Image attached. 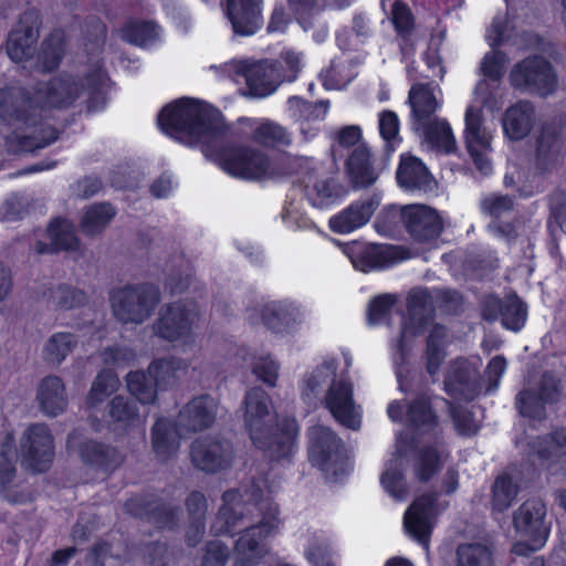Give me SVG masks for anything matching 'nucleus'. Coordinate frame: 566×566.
Instances as JSON below:
<instances>
[{
    "label": "nucleus",
    "mask_w": 566,
    "mask_h": 566,
    "mask_svg": "<svg viewBox=\"0 0 566 566\" xmlns=\"http://www.w3.org/2000/svg\"><path fill=\"white\" fill-rule=\"evenodd\" d=\"M160 129L176 140L193 146L200 144L206 157L233 177L260 180L274 178L269 157L243 145H224L227 127L221 114L207 103L181 98L165 106L158 115Z\"/></svg>",
    "instance_id": "1"
},
{
    "label": "nucleus",
    "mask_w": 566,
    "mask_h": 566,
    "mask_svg": "<svg viewBox=\"0 0 566 566\" xmlns=\"http://www.w3.org/2000/svg\"><path fill=\"white\" fill-rule=\"evenodd\" d=\"M0 118L9 124L23 123L30 133H17L7 136L6 146L10 153H28L43 148L57 139V130L41 123L39 106L22 87L0 90Z\"/></svg>",
    "instance_id": "2"
},
{
    "label": "nucleus",
    "mask_w": 566,
    "mask_h": 566,
    "mask_svg": "<svg viewBox=\"0 0 566 566\" xmlns=\"http://www.w3.org/2000/svg\"><path fill=\"white\" fill-rule=\"evenodd\" d=\"M276 413L271 397L261 388L250 389L243 401V422L253 444L273 459L289 457L293 450L298 427L286 420L284 429H274Z\"/></svg>",
    "instance_id": "3"
},
{
    "label": "nucleus",
    "mask_w": 566,
    "mask_h": 566,
    "mask_svg": "<svg viewBox=\"0 0 566 566\" xmlns=\"http://www.w3.org/2000/svg\"><path fill=\"white\" fill-rule=\"evenodd\" d=\"M85 84L72 75L62 74L49 82L38 84L34 103L39 111L43 108L65 107L71 105L84 91L90 95L87 107L97 109L105 103L107 76L99 65H95L84 77Z\"/></svg>",
    "instance_id": "4"
},
{
    "label": "nucleus",
    "mask_w": 566,
    "mask_h": 566,
    "mask_svg": "<svg viewBox=\"0 0 566 566\" xmlns=\"http://www.w3.org/2000/svg\"><path fill=\"white\" fill-rule=\"evenodd\" d=\"M159 302V290L149 284L126 285L109 295L112 314L123 325H142L153 315Z\"/></svg>",
    "instance_id": "5"
},
{
    "label": "nucleus",
    "mask_w": 566,
    "mask_h": 566,
    "mask_svg": "<svg viewBox=\"0 0 566 566\" xmlns=\"http://www.w3.org/2000/svg\"><path fill=\"white\" fill-rule=\"evenodd\" d=\"M280 526L277 510L273 509L260 522L240 533L235 542L234 566H254L266 554L265 541Z\"/></svg>",
    "instance_id": "6"
},
{
    "label": "nucleus",
    "mask_w": 566,
    "mask_h": 566,
    "mask_svg": "<svg viewBox=\"0 0 566 566\" xmlns=\"http://www.w3.org/2000/svg\"><path fill=\"white\" fill-rule=\"evenodd\" d=\"M229 74L242 76L249 88V95L264 97L272 94L283 81L277 62L274 61H232L226 64Z\"/></svg>",
    "instance_id": "7"
},
{
    "label": "nucleus",
    "mask_w": 566,
    "mask_h": 566,
    "mask_svg": "<svg viewBox=\"0 0 566 566\" xmlns=\"http://www.w3.org/2000/svg\"><path fill=\"white\" fill-rule=\"evenodd\" d=\"M199 321L197 305L192 302L178 301L160 307L154 324V333L166 340L176 342L189 336Z\"/></svg>",
    "instance_id": "8"
},
{
    "label": "nucleus",
    "mask_w": 566,
    "mask_h": 566,
    "mask_svg": "<svg viewBox=\"0 0 566 566\" xmlns=\"http://www.w3.org/2000/svg\"><path fill=\"white\" fill-rule=\"evenodd\" d=\"M22 464L34 472L45 471L53 459V438L43 423L28 427L20 441Z\"/></svg>",
    "instance_id": "9"
},
{
    "label": "nucleus",
    "mask_w": 566,
    "mask_h": 566,
    "mask_svg": "<svg viewBox=\"0 0 566 566\" xmlns=\"http://www.w3.org/2000/svg\"><path fill=\"white\" fill-rule=\"evenodd\" d=\"M566 143V112L546 122L536 139L535 168L547 172L558 163Z\"/></svg>",
    "instance_id": "10"
},
{
    "label": "nucleus",
    "mask_w": 566,
    "mask_h": 566,
    "mask_svg": "<svg viewBox=\"0 0 566 566\" xmlns=\"http://www.w3.org/2000/svg\"><path fill=\"white\" fill-rule=\"evenodd\" d=\"M324 406L343 426L357 430L361 423V408L354 400V387L349 380H333L324 396Z\"/></svg>",
    "instance_id": "11"
},
{
    "label": "nucleus",
    "mask_w": 566,
    "mask_h": 566,
    "mask_svg": "<svg viewBox=\"0 0 566 566\" xmlns=\"http://www.w3.org/2000/svg\"><path fill=\"white\" fill-rule=\"evenodd\" d=\"M40 13L35 9L25 10L7 41V53L14 62L32 57L39 40Z\"/></svg>",
    "instance_id": "12"
},
{
    "label": "nucleus",
    "mask_w": 566,
    "mask_h": 566,
    "mask_svg": "<svg viewBox=\"0 0 566 566\" xmlns=\"http://www.w3.org/2000/svg\"><path fill=\"white\" fill-rule=\"evenodd\" d=\"M192 463L202 471L214 472L227 468L233 458L232 446L227 440L200 438L192 442Z\"/></svg>",
    "instance_id": "13"
},
{
    "label": "nucleus",
    "mask_w": 566,
    "mask_h": 566,
    "mask_svg": "<svg viewBox=\"0 0 566 566\" xmlns=\"http://www.w3.org/2000/svg\"><path fill=\"white\" fill-rule=\"evenodd\" d=\"M405 228L419 243H429L440 235L443 226L438 212L424 205L403 207Z\"/></svg>",
    "instance_id": "14"
},
{
    "label": "nucleus",
    "mask_w": 566,
    "mask_h": 566,
    "mask_svg": "<svg viewBox=\"0 0 566 566\" xmlns=\"http://www.w3.org/2000/svg\"><path fill=\"white\" fill-rule=\"evenodd\" d=\"M455 292L438 290L430 293L428 290L421 287L411 290L407 296V310L410 323L416 331L411 332L409 327H405L402 337H407L409 333L416 334L432 318L436 300H455Z\"/></svg>",
    "instance_id": "15"
},
{
    "label": "nucleus",
    "mask_w": 566,
    "mask_h": 566,
    "mask_svg": "<svg viewBox=\"0 0 566 566\" xmlns=\"http://www.w3.org/2000/svg\"><path fill=\"white\" fill-rule=\"evenodd\" d=\"M310 459L322 470L333 469L342 459L340 440L327 427L313 426L308 431Z\"/></svg>",
    "instance_id": "16"
},
{
    "label": "nucleus",
    "mask_w": 566,
    "mask_h": 566,
    "mask_svg": "<svg viewBox=\"0 0 566 566\" xmlns=\"http://www.w3.org/2000/svg\"><path fill=\"white\" fill-rule=\"evenodd\" d=\"M434 501L436 494H423L413 501L403 516L406 531L424 546L433 525Z\"/></svg>",
    "instance_id": "17"
},
{
    "label": "nucleus",
    "mask_w": 566,
    "mask_h": 566,
    "mask_svg": "<svg viewBox=\"0 0 566 566\" xmlns=\"http://www.w3.org/2000/svg\"><path fill=\"white\" fill-rule=\"evenodd\" d=\"M253 312L260 313V321L275 333L290 332L305 321V313L291 303H266Z\"/></svg>",
    "instance_id": "18"
},
{
    "label": "nucleus",
    "mask_w": 566,
    "mask_h": 566,
    "mask_svg": "<svg viewBox=\"0 0 566 566\" xmlns=\"http://www.w3.org/2000/svg\"><path fill=\"white\" fill-rule=\"evenodd\" d=\"M262 0H227L226 14L233 32L252 35L262 24Z\"/></svg>",
    "instance_id": "19"
},
{
    "label": "nucleus",
    "mask_w": 566,
    "mask_h": 566,
    "mask_svg": "<svg viewBox=\"0 0 566 566\" xmlns=\"http://www.w3.org/2000/svg\"><path fill=\"white\" fill-rule=\"evenodd\" d=\"M354 268L361 272L382 270L413 256L411 250H347Z\"/></svg>",
    "instance_id": "20"
},
{
    "label": "nucleus",
    "mask_w": 566,
    "mask_h": 566,
    "mask_svg": "<svg viewBox=\"0 0 566 566\" xmlns=\"http://www.w3.org/2000/svg\"><path fill=\"white\" fill-rule=\"evenodd\" d=\"M379 205L380 199L376 193L366 201H356L331 218L329 227L335 232L348 233L366 224Z\"/></svg>",
    "instance_id": "21"
},
{
    "label": "nucleus",
    "mask_w": 566,
    "mask_h": 566,
    "mask_svg": "<svg viewBox=\"0 0 566 566\" xmlns=\"http://www.w3.org/2000/svg\"><path fill=\"white\" fill-rule=\"evenodd\" d=\"M217 402L213 398L201 396L192 399L178 416V424L187 431L208 428L216 419Z\"/></svg>",
    "instance_id": "22"
},
{
    "label": "nucleus",
    "mask_w": 566,
    "mask_h": 566,
    "mask_svg": "<svg viewBox=\"0 0 566 566\" xmlns=\"http://www.w3.org/2000/svg\"><path fill=\"white\" fill-rule=\"evenodd\" d=\"M36 401L43 413L56 417L65 411L69 400L63 380L57 376H46L38 385Z\"/></svg>",
    "instance_id": "23"
},
{
    "label": "nucleus",
    "mask_w": 566,
    "mask_h": 566,
    "mask_svg": "<svg viewBox=\"0 0 566 566\" xmlns=\"http://www.w3.org/2000/svg\"><path fill=\"white\" fill-rule=\"evenodd\" d=\"M350 185L355 189H366L378 179V172L370 161V154L365 145L354 148L345 167Z\"/></svg>",
    "instance_id": "24"
},
{
    "label": "nucleus",
    "mask_w": 566,
    "mask_h": 566,
    "mask_svg": "<svg viewBox=\"0 0 566 566\" xmlns=\"http://www.w3.org/2000/svg\"><path fill=\"white\" fill-rule=\"evenodd\" d=\"M180 432L177 426L167 419H158L151 428V448L156 458L168 461L177 454L180 447Z\"/></svg>",
    "instance_id": "25"
},
{
    "label": "nucleus",
    "mask_w": 566,
    "mask_h": 566,
    "mask_svg": "<svg viewBox=\"0 0 566 566\" xmlns=\"http://www.w3.org/2000/svg\"><path fill=\"white\" fill-rule=\"evenodd\" d=\"M409 104L412 109V127L416 132L433 120L438 102L428 84H416L409 92Z\"/></svg>",
    "instance_id": "26"
},
{
    "label": "nucleus",
    "mask_w": 566,
    "mask_h": 566,
    "mask_svg": "<svg viewBox=\"0 0 566 566\" xmlns=\"http://www.w3.org/2000/svg\"><path fill=\"white\" fill-rule=\"evenodd\" d=\"M398 184L409 190H431L434 180L427 167L416 157L401 159L397 170Z\"/></svg>",
    "instance_id": "27"
},
{
    "label": "nucleus",
    "mask_w": 566,
    "mask_h": 566,
    "mask_svg": "<svg viewBox=\"0 0 566 566\" xmlns=\"http://www.w3.org/2000/svg\"><path fill=\"white\" fill-rule=\"evenodd\" d=\"M244 517V504L237 491H228L222 496V505L212 523L216 535L227 534L239 525Z\"/></svg>",
    "instance_id": "28"
},
{
    "label": "nucleus",
    "mask_w": 566,
    "mask_h": 566,
    "mask_svg": "<svg viewBox=\"0 0 566 566\" xmlns=\"http://www.w3.org/2000/svg\"><path fill=\"white\" fill-rule=\"evenodd\" d=\"M476 375V369L470 363L465 359H457L449 367L444 381L446 388L451 395L471 398Z\"/></svg>",
    "instance_id": "29"
},
{
    "label": "nucleus",
    "mask_w": 566,
    "mask_h": 566,
    "mask_svg": "<svg viewBox=\"0 0 566 566\" xmlns=\"http://www.w3.org/2000/svg\"><path fill=\"white\" fill-rule=\"evenodd\" d=\"M533 454L549 463L566 455V428L559 427L533 440Z\"/></svg>",
    "instance_id": "30"
},
{
    "label": "nucleus",
    "mask_w": 566,
    "mask_h": 566,
    "mask_svg": "<svg viewBox=\"0 0 566 566\" xmlns=\"http://www.w3.org/2000/svg\"><path fill=\"white\" fill-rule=\"evenodd\" d=\"M403 465L405 455L400 450H397L381 475L382 486L397 501L405 500L409 493L408 485L402 475Z\"/></svg>",
    "instance_id": "31"
},
{
    "label": "nucleus",
    "mask_w": 566,
    "mask_h": 566,
    "mask_svg": "<svg viewBox=\"0 0 566 566\" xmlns=\"http://www.w3.org/2000/svg\"><path fill=\"white\" fill-rule=\"evenodd\" d=\"M82 460L103 470H113L123 462V455L114 448L95 441L85 442L80 450Z\"/></svg>",
    "instance_id": "32"
},
{
    "label": "nucleus",
    "mask_w": 566,
    "mask_h": 566,
    "mask_svg": "<svg viewBox=\"0 0 566 566\" xmlns=\"http://www.w3.org/2000/svg\"><path fill=\"white\" fill-rule=\"evenodd\" d=\"M108 415L115 428L123 431L143 426L146 420V416L143 417L139 413L135 402L128 401L120 396L112 400Z\"/></svg>",
    "instance_id": "33"
},
{
    "label": "nucleus",
    "mask_w": 566,
    "mask_h": 566,
    "mask_svg": "<svg viewBox=\"0 0 566 566\" xmlns=\"http://www.w3.org/2000/svg\"><path fill=\"white\" fill-rule=\"evenodd\" d=\"M77 337L70 332H56L52 334L43 345L42 357L52 365L62 364L76 348Z\"/></svg>",
    "instance_id": "34"
},
{
    "label": "nucleus",
    "mask_w": 566,
    "mask_h": 566,
    "mask_svg": "<svg viewBox=\"0 0 566 566\" xmlns=\"http://www.w3.org/2000/svg\"><path fill=\"white\" fill-rule=\"evenodd\" d=\"M503 128L505 134L514 140L527 136L531 130V104L520 102L510 107L503 117Z\"/></svg>",
    "instance_id": "35"
},
{
    "label": "nucleus",
    "mask_w": 566,
    "mask_h": 566,
    "mask_svg": "<svg viewBox=\"0 0 566 566\" xmlns=\"http://www.w3.org/2000/svg\"><path fill=\"white\" fill-rule=\"evenodd\" d=\"M558 86V76L545 57L533 54V93L541 97L552 95Z\"/></svg>",
    "instance_id": "36"
},
{
    "label": "nucleus",
    "mask_w": 566,
    "mask_h": 566,
    "mask_svg": "<svg viewBox=\"0 0 566 566\" xmlns=\"http://www.w3.org/2000/svg\"><path fill=\"white\" fill-rule=\"evenodd\" d=\"M115 213L114 207L108 202L90 206L81 220L82 232L90 237L98 234L107 227Z\"/></svg>",
    "instance_id": "37"
},
{
    "label": "nucleus",
    "mask_w": 566,
    "mask_h": 566,
    "mask_svg": "<svg viewBox=\"0 0 566 566\" xmlns=\"http://www.w3.org/2000/svg\"><path fill=\"white\" fill-rule=\"evenodd\" d=\"M563 388L560 380L552 373L545 371L536 390L533 389V420L539 419L538 403L553 405L560 400Z\"/></svg>",
    "instance_id": "38"
},
{
    "label": "nucleus",
    "mask_w": 566,
    "mask_h": 566,
    "mask_svg": "<svg viewBox=\"0 0 566 566\" xmlns=\"http://www.w3.org/2000/svg\"><path fill=\"white\" fill-rule=\"evenodd\" d=\"M420 130H422L426 140L432 148L444 153L454 150L455 140L451 127L446 120L433 118V120L424 124Z\"/></svg>",
    "instance_id": "39"
},
{
    "label": "nucleus",
    "mask_w": 566,
    "mask_h": 566,
    "mask_svg": "<svg viewBox=\"0 0 566 566\" xmlns=\"http://www.w3.org/2000/svg\"><path fill=\"white\" fill-rule=\"evenodd\" d=\"M8 451L3 450L1 457L3 461L0 463V494L4 500L12 504H22L30 501L29 492L17 490L12 484L15 475V469L11 461L8 460Z\"/></svg>",
    "instance_id": "40"
},
{
    "label": "nucleus",
    "mask_w": 566,
    "mask_h": 566,
    "mask_svg": "<svg viewBox=\"0 0 566 566\" xmlns=\"http://www.w3.org/2000/svg\"><path fill=\"white\" fill-rule=\"evenodd\" d=\"M187 369V363L180 358L169 357L154 360L148 374L158 387H165L175 381L179 373Z\"/></svg>",
    "instance_id": "41"
},
{
    "label": "nucleus",
    "mask_w": 566,
    "mask_h": 566,
    "mask_svg": "<svg viewBox=\"0 0 566 566\" xmlns=\"http://www.w3.org/2000/svg\"><path fill=\"white\" fill-rule=\"evenodd\" d=\"M465 144L491 146V136L483 126V114L480 107L470 106L465 112Z\"/></svg>",
    "instance_id": "42"
},
{
    "label": "nucleus",
    "mask_w": 566,
    "mask_h": 566,
    "mask_svg": "<svg viewBox=\"0 0 566 566\" xmlns=\"http://www.w3.org/2000/svg\"><path fill=\"white\" fill-rule=\"evenodd\" d=\"M119 387L118 377L111 370L99 373L94 379L86 397V405L96 408L102 405Z\"/></svg>",
    "instance_id": "43"
},
{
    "label": "nucleus",
    "mask_w": 566,
    "mask_h": 566,
    "mask_svg": "<svg viewBox=\"0 0 566 566\" xmlns=\"http://www.w3.org/2000/svg\"><path fill=\"white\" fill-rule=\"evenodd\" d=\"M447 342V332L442 326H434L427 342V369L434 376L446 357L444 345Z\"/></svg>",
    "instance_id": "44"
},
{
    "label": "nucleus",
    "mask_w": 566,
    "mask_h": 566,
    "mask_svg": "<svg viewBox=\"0 0 566 566\" xmlns=\"http://www.w3.org/2000/svg\"><path fill=\"white\" fill-rule=\"evenodd\" d=\"M442 455L433 448L421 449L413 462L412 472L420 482L429 481L441 468Z\"/></svg>",
    "instance_id": "45"
},
{
    "label": "nucleus",
    "mask_w": 566,
    "mask_h": 566,
    "mask_svg": "<svg viewBox=\"0 0 566 566\" xmlns=\"http://www.w3.org/2000/svg\"><path fill=\"white\" fill-rule=\"evenodd\" d=\"M252 139L264 147L289 146L291 144V137L286 129L270 120L260 124L254 129Z\"/></svg>",
    "instance_id": "46"
},
{
    "label": "nucleus",
    "mask_w": 566,
    "mask_h": 566,
    "mask_svg": "<svg viewBox=\"0 0 566 566\" xmlns=\"http://www.w3.org/2000/svg\"><path fill=\"white\" fill-rule=\"evenodd\" d=\"M457 566H494L493 554L483 544H463L457 549Z\"/></svg>",
    "instance_id": "47"
},
{
    "label": "nucleus",
    "mask_w": 566,
    "mask_h": 566,
    "mask_svg": "<svg viewBox=\"0 0 566 566\" xmlns=\"http://www.w3.org/2000/svg\"><path fill=\"white\" fill-rule=\"evenodd\" d=\"M336 367L333 363L318 366L304 379L303 397L307 400L316 397L324 386L332 384L335 379Z\"/></svg>",
    "instance_id": "48"
},
{
    "label": "nucleus",
    "mask_w": 566,
    "mask_h": 566,
    "mask_svg": "<svg viewBox=\"0 0 566 566\" xmlns=\"http://www.w3.org/2000/svg\"><path fill=\"white\" fill-rule=\"evenodd\" d=\"M127 388L142 403H151L156 400V384L151 377L143 371L129 373L127 375Z\"/></svg>",
    "instance_id": "49"
},
{
    "label": "nucleus",
    "mask_w": 566,
    "mask_h": 566,
    "mask_svg": "<svg viewBox=\"0 0 566 566\" xmlns=\"http://www.w3.org/2000/svg\"><path fill=\"white\" fill-rule=\"evenodd\" d=\"M52 248H76L78 240L74 226L66 219L56 218L48 227Z\"/></svg>",
    "instance_id": "50"
},
{
    "label": "nucleus",
    "mask_w": 566,
    "mask_h": 566,
    "mask_svg": "<svg viewBox=\"0 0 566 566\" xmlns=\"http://www.w3.org/2000/svg\"><path fill=\"white\" fill-rule=\"evenodd\" d=\"M187 510L189 515L197 523L191 526L188 531L187 537L190 545H195L198 543L203 534L202 524L199 523L201 518L205 516L207 511V501L201 493L193 492L187 499Z\"/></svg>",
    "instance_id": "51"
},
{
    "label": "nucleus",
    "mask_w": 566,
    "mask_h": 566,
    "mask_svg": "<svg viewBox=\"0 0 566 566\" xmlns=\"http://www.w3.org/2000/svg\"><path fill=\"white\" fill-rule=\"evenodd\" d=\"M520 491V486L510 476L502 475L493 485V507L503 512L510 507Z\"/></svg>",
    "instance_id": "52"
},
{
    "label": "nucleus",
    "mask_w": 566,
    "mask_h": 566,
    "mask_svg": "<svg viewBox=\"0 0 566 566\" xmlns=\"http://www.w3.org/2000/svg\"><path fill=\"white\" fill-rule=\"evenodd\" d=\"M156 29V24L151 22H129L122 30L123 39L129 43L145 46L156 40L158 35Z\"/></svg>",
    "instance_id": "53"
},
{
    "label": "nucleus",
    "mask_w": 566,
    "mask_h": 566,
    "mask_svg": "<svg viewBox=\"0 0 566 566\" xmlns=\"http://www.w3.org/2000/svg\"><path fill=\"white\" fill-rule=\"evenodd\" d=\"M407 419L411 426L423 431L431 429L436 423V416L424 397L416 399L409 406Z\"/></svg>",
    "instance_id": "54"
},
{
    "label": "nucleus",
    "mask_w": 566,
    "mask_h": 566,
    "mask_svg": "<svg viewBox=\"0 0 566 566\" xmlns=\"http://www.w3.org/2000/svg\"><path fill=\"white\" fill-rule=\"evenodd\" d=\"M481 211L491 218H501L514 208V198L509 195L491 193L481 200Z\"/></svg>",
    "instance_id": "55"
},
{
    "label": "nucleus",
    "mask_w": 566,
    "mask_h": 566,
    "mask_svg": "<svg viewBox=\"0 0 566 566\" xmlns=\"http://www.w3.org/2000/svg\"><path fill=\"white\" fill-rule=\"evenodd\" d=\"M64 50L60 38L53 36L45 40L41 46V71L50 72L56 69L61 62Z\"/></svg>",
    "instance_id": "56"
},
{
    "label": "nucleus",
    "mask_w": 566,
    "mask_h": 566,
    "mask_svg": "<svg viewBox=\"0 0 566 566\" xmlns=\"http://www.w3.org/2000/svg\"><path fill=\"white\" fill-rule=\"evenodd\" d=\"M52 300L59 308L72 310L84 305L87 297L80 290L62 285L52 292Z\"/></svg>",
    "instance_id": "57"
},
{
    "label": "nucleus",
    "mask_w": 566,
    "mask_h": 566,
    "mask_svg": "<svg viewBox=\"0 0 566 566\" xmlns=\"http://www.w3.org/2000/svg\"><path fill=\"white\" fill-rule=\"evenodd\" d=\"M527 310L517 298H511L502 312L503 325L512 331H520L526 323Z\"/></svg>",
    "instance_id": "58"
},
{
    "label": "nucleus",
    "mask_w": 566,
    "mask_h": 566,
    "mask_svg": "<svg viewBox=\"0 0 566 566\" xmlns=\"http://www.w3.org/2000/svg\"><path fill=\"white\" fill-rule=\"evenodd\" d=\"M506 56L503 52L492 50L483 57L480 71L484 77L497 82L504 74Z\"/></svg>",
    "instance_id": "59"
},
{
    "label": "nucleus",
    "mask_w": 566,
    "mask_h": 566,
    "mask_svg": "<svg viewBox=\"0 0 566 566\" xmlns=\"http://www.w3.org/2000/svg\"><path fill=\"white\" fill-rule=\"evenodd\" d=\"M400 222L405 223L403 207L390 206L379 213L375 228L379 233L391 235Z\"/></svg>",
    "instance_id": "60"
},
{
    "label": "nucleus",
    "mask_w": 566,
    "mask_h": 566,
    "mask_svg": "<svg viewBox=\"0 0 566 566\" xmlns=\"http://www.w3.org/2000/svg\"><path fill=\"white\" fill-rule=\"evenodd\" d=\"M307 187V196L313 206L323 207L336 197V189L332 179H317Z\"/></svg>",
    "instance_id": "61"
},
{
    "label": "nucleus",
    "mask_w": 566,
    "mask_h": 566,
    "mask_svg": "<svg viewBox=\"0 0 566 566\" xmlns=\"http://www.w3.org/2000/svg\"><path fill=\"white\" fill-rule=\"evenodd\" d=\"M395 303L396 297L390 294L375 297L369 303L368 323L370 325H377L386 322Z\"/></svg>",
    "instance_id": "62"
},
{
    "label": "nucleus",
    "mask_w": 566,
    "mask_h": 566,
    "mask_svg": "<svg viewBox=\"0 0 566 566\" xmlns=\"http://www.w3.org/2000/svg\"><path fill=\"white\" fill-rule=\"evenodd\" d=\"M311 159L305 156H295L284 154L277 161V167L274 169L270 168V171L274 172V177L289 176L302 172L308 168Z\"/></svg>",
    "instance_id": "63"
},
{
    "label": "nucleus",
    "mask_w": 566,
    "mask_h": 566,
    "mask_svg": "<svg viewBox=\"0 0 566 566\" xmlns=\"http://www.w3.org/2000/svg\"><path fill=\"white\" fill-rule=\"evenodd\" d=\"M253 374L264 384L271 387L276 386L279 378V365L270 356H260L255 359Z\"/></svg>",
    "instance_id": "64"
}]
</instances>
